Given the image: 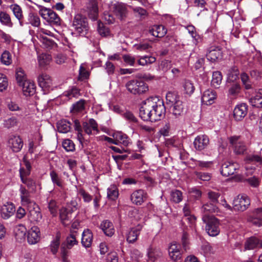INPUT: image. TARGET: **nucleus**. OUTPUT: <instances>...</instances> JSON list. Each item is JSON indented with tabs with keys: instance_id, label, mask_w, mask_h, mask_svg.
Wrapping results in <instances>:
<instances>
[{
	"instance_id": "nucleus-54",
	"label": "nucleus",
	"mask_w": 262,
	"mask_h": 262,
	"mask_svg": "<svg viewBox=\"0 0 262 262\" xmlns=\"http://www.w3.org/2000/svg\"><path fill=\"white\" fill-rule=\"evenodd\" d=\"M18 124V120L15 117H12L6 119L4 122V125L7 128H10L16 126Z\"/></svg>"
},
{
	"instance_id": "nucleus-46",
	"label": "nucleus",
	"mask_w": 262,
	"mask_h": 262,
	"mask_svg": "<svg viewBox=\"0 0 262 262\" xmlns=\"http://www.w3.org/2000/svg\"><path fill=\"white\" fill-rule=\"evenodd\" d=\"M28 22L27 23L31 24L34 27H39L40 25V20L39 16L34 13H30L28 17Z\"/></svg>"
},
{
	"instance_id": "nucleus-48",
	"label": "nucleus",
	"mask_w": 262,
	"mask_h": 262,
	"mask_svg": "<svg viewBox=\"0 0 262 262\" xmlns=\"http://www.w3.org/2000/svg\"><path fill=\"white\" fill-rule=\"evenodd\" d=\"M97 31L102 36L105 37L110 34L109 29L100 21L97 22Z\"/></svg>"
},
{
	"instance_id": "nucleus-13",
	"label": "nucleus",
	"mask_w": 262,
	"mask_h": 262,
	"mask_svg": "<svg viewBox=\"0 0 262 262\" xmlns=\"http://www.w3.org/2000/svg\"><path fill=\"white\" fill-rule=\"evenodd\" d=\"M110 10L119 18L122 19L127 13V8L125 4L121 2H115L110 7Z\"/></svg>"
},
{
	"instance_id": "nucleus-51",
	"label": "nucleus",
	"mask_w": 262,
	"mask_h": 262,
	"mask_svg": "<svg viewBox=\"0 0 262 262\" xmlns=\"http://www.w3.org/2000/svg\"><path fill=\"white\" fill-rule=\"evenodd\" d=\"M2 62L6 66L10 65L12 63V58L10 53L8 51H5L1 55Z\"/></svg>"
},
{
	"instance_id": "nucleus-6",
	"label": "nucleus",
	"mask_w": 262,
	"mask_h": 262,
	"mask_svg": "<svg viewBox=\"0 0 262 262\" xmlns=\"http://www.w3.org/2000/svg\"><path fill=\"white\" fill-rule=\"evenodd\" d=\"M73 26L75 31L81 35H85L89 30L86 18L79 14L74 16Z\"/></svg>"
},
{
	"instance_id": "nucleus-38",
	"label": "nucleus",
	"mask_w": 262,
	"mask_h": 262,
	"mask_svg": "<svg viewBox=\"0 0 262 262\" xmlns=\"http://www.w3.org/2000/svg\"><path fill=\"white\" fill-rule=\"evenodd\" d=\"M259 239L256 237H251L248 239L245 244V250H252L258 247Z\"/></svg>"
},
{
	"instance_id": "nucleus-31",
	"label": "nucleus",
	"mask_w": 262,
	"mask_h": 262,
	"mask_svg": "<svg viewBox=\"0 0 262 262\" xmlns=\"http://www.w3.org/2000/svg\"><path fill=\"white\" fill-rule=\"evenodd\" d=\"M93 241V234L91 231L87 229H85L82 234L81 243L85 248L90 247Z\"/></svg>"
},
{
	"instance_id": "nucleus-55",
	"label": "nucleus",
	"mask_w": 262,
	"mask_h": 262,
	"mask_svg": "<svg viewBox=\"0 0 262 262\" xmlns=\"http://www.w3.org/2000/svg\"><path fill=\"white\" fill-rule=\"evenodd\" d=\"M183 87L186 94L191 95L194 91L195 88L193 83L190 80H186L184 83Z\"/></svg>"
},
{
	"instance_id": "nucleus-57",
	"label": "nucleus",
	"mask_w": 262,
	"mask_h": 262,
	"mask_svg": "<svg viewBox=\"0 0 262 262\" xmlns=\"http://www.w3.org/2000/svg\"><path fill=\"white\" fill-rule=\"evenodd\" d=\"M36 34L37 36L39 39L46 37L44 36L45 35H48L50 36H53V33L51 32L50 31L41 28H38L36 31Z\"/></svg>"
},
{
	"instance_id": "nucleus-61",
	"label": "nucleus",
	"mask_w": 262,
	"mask_h": 262,
	"mask_svg": "<svg viewBox=\"0 0 262 262\" xmlns=\"http://www.w3.org/2000/svg\"><path fill=\"white\" fill-rule=\"evenodd\" d=\"M79 93V90L76 87H73L64 92V95L69 98L77 97Z\"/></svg>"
},
{
	"instance_id": "nucleus-64",
	"label": "nucleus",
	"mask_w": 262,
	"mask_h": 262,
	"mask_svg": "<svg viewBox=\"0 0 262 262\" xmlns=\"http://www.w3.org/2000/svg\"><path fill=\"white\" fill-rule=\"evenodd\" d=\"M246 159L249 162H255L258 164H261L262 163V158L258 155H249L247 157Z\"/></svg>"
},
{
	"instance_id": "nucleus-56",
	"label": "nucleus",
	"mask_w": 262,
	"mask_h": 262,
	"mask_svg": "<svg viewBox=\"0 0 262 262\" xmlns=\"http://www.w3.org/2000/svg\"><path fill=\"white\" fill-rule=\"evenodd\" d=\"M21 182L26 185L30 191H33L36 188L35 182L31 178H23L21 180Z\"/></svg>"
},
{
	"instance_id": "nucleus-39",
	"label": "nucleus",
	"mask_w": 262,
	"mask_h": 262,
	"mask_svg": "<svg viewBox=\"0 0 262 262\" xmlns=\"http://www.w3.org/2000/svg\"><path fill=\"white\" fill-rule=\"evenodd\" d=\"M147 255L149 260L154 261L162 255V252L159 249L150 248L148 250Z\"/></svg>"
},
{
	"instance_id": "nucleus-63",
	"label": "nucleus",
	"mask_w": 262,
	"mask_h": 262,
	"mask_svg": "<svg viewBox=\"0 0 262 262\" xmlns=\"http://www.w3.org/2000/svg\"><path fill=\"white\" fill-rule=\"evenodd\" d=\"M132 10L136 16L142 17L147 14L146 10L140 7H132Z\"/></svg>"
},
{
	"instance_id": "nucleus-43",
	"label": "nucleus",
	"mask_w": 262,
	"mask_h": 262,
	"mask_svg": "<svg viewBox=\"0 0 262 262\" xmlns=\"http://www.w3.org/2000/svg\"><path fill=\"white\" fill-rule=\"evenodd\" d=\"M107 196L111 200H116L119 195V192L116 186L111 185L107 188Z\"/></svg>"
},
{
	"instance_id": "nucleus-32",
	"label": "nucleus",
	"mask_w": 262,
	"mask_h": 262,
	"mask_svg": "<svg viewBox=\"0 0 262 262\" xmlns=\"http://www.w3.org/2000/svg\"><path fill=\"white\" fill-rule=\"evenodd\" d=\"M10 7L15 17L19 20L20 26H23L25 23L21 7L17 4H12Z\"/></svg>"
},
{
	"instance_id": "nucleus-27",
	"label": "nucleus",
	"mask_w": 262,
	"mask_h": 262,
	"mask_svg": "<svg viewBox=\"0 0 262 262\" xmlns=\"http://www.w3.org/2000/svg\"><path fill=\"white\" fill-rule=\"evenodd\" d=\"M5 105L7 108L11 112H20L22 110V107L18 102L13 98H6Z\"/></svg>"
},
{
	"instance_id": "nucleus-35",
	"label": "nucleus",
	"mask_w": 262,
	"mask_h": 262,
	"mask_svg": "<svg viewBox=\"0 0 262 262\" xmlns=\"http://www.w3.org/2000/svg\"><path fill=\"white\" fill-rule=\"evenodd\" d=\"M57 128L59 133H67L71 130V123L66 120H60L57 123Z\"/></svg>"
},
{
	"instance_id": "nucleus-49",
	"label": "nucleus",
	"mask_w": 262,
	"mask_h": 262,
	"mask_svg": "<svg viewBox=\"0 0 262 262\" xmlns=\"http://www.w3.org/2000/svg\"><path fill=\"white\" fill-rule=\"evenodd\" d=\"M170 197L172 201L176 203H179L182 200V192L177 189L172 190L170 193Z\"/></svg>"
},
{
	"instance_id": "nucleus-14",
	"label": "nucleus",
	"mask_w": 262,
	"mask_h": 262,
	"mask_svg": "<svg viewBox=\"0 0 262 262\" xmlns=\"http://www.w3.org/2000/svg\"><path fill=\"white\" fill-rule=\"evenodd\" d=\"M147 198V193L142 189L137 190L130 195L132 202L136 205H141L146 200Z\"/></svg>"
},
{
	"instance_id": "nucleus-17",
	"label": "nucleus",
	"mask_w": 262,
	"mask_h": 262,
	"mask_svg": "<svg viewBox=\"0 0 262 262\" xmlns=\"http://www.w3.org/2000/svg\"><path fill=\"white\" fill-rule=\"evenodd\" d=\"M37 81L39 86L42 89H48L53 85L52 77L46 73L40 74L37 77Z\"/></svg>"
},
{
	"instance_id": "nucleus-15",
	"label": "nucleus",
	"mask_w": 262,
	"mask_h": 262,
	"mask_svg": "<svg viewBox=\"0 0 262 262\" xmlns=\"http://www.w3.org/2000/svg\"><path fill=\"white\" fill-rule=\"evenodd\" d=\"M238 167L236 163L226 162L222 165L221 172L223 176L228 177L234 174Z\"/></svg>"
},
{
	"instance_id": "nucleus-37",
	"label": "nucleus",
	"mask_w": 262,
	"mask_h": 262,
	"mask_svg": "<svg viewBox=\"0 0 262 262\" xmlns=\"http://www.w3.org/2000/svg\"><path fill=\"white\" fill-rule=\"evenodd\" d=\"M50 176L54 185H57L61 189H63L64 188L63 182L58 176L56 172L54 170L51 171L50 172Z\"/></svg>"
},
{
	"instance_id": "nucleus-26",
	"label": "nucleus",
	"mask_w": 262,
	"mask_h": 262,
	"mask_svg": "<svg viewBox=\"0 0 262 262\" xmlns=\"http://www.w3.org/2000/svg\"><path fill=\"white\" fill-rule=\"evenodd\" d=\"M2 217L5 220L9 219L13 215L15 211V208L12 203H7L1 206Z\"/></svg>"
},
{
	"instance_id": "nucleus-30",
	"label": "nucleus",
	"mask_w": 262,
	"mask_h": 262,
	"mask_svg": "<svg viewBox=\"0 0 262 262\" xmlns=\"http://www.w3.org/2000/svg\"><path fill=\"white\" fill-rule=\"evenodd\" d=\"M113 137L116 140V142H113V144L118 145L122 144L124 146H127L129 144V139L128 137L121 132H118L114 134Z\"/></svg>"
},
{
	"instance_id": "nucleus-47",
	"label": "nucleus",
	"mask_w": 262,
	"mask_h": 262,
	"mask_svg": "<svg viewBox=\"0 0 262 262\" xmlns=\"http://www.w3.org/2000/svg\"><path fill=\"white\" fill-rule=\"evenodd\" d=\"M0 22L3 25L10 27L13 26L10 15L5 12H0Z\"/></svg>"
},
{
	"instance_id": "nucleus-23",
	"label": "nucleus",
	"mask_w": 262,
	"mask_h": 262,
	"mask_svg": "<svg viewBox=\"0 0 262 262\" xmlns=\"http://www.w3.org/2000/svg\"><path fill=\"white\" fill-rule=\"evenodd\" d=\"M247 106L245 103L237 105L234 110L233 115L235 120L240 121L247 115Z\"/></svg>"
},
{
	"instance_id": "nucleus-16",
	"label": "nucleus",
	"mask_w": 262,
	"mask_h": 262,
	"mask_svg": "<svg viewBox=\"0 0 262 262\" xmlns=\"http://www.w3.org/2000/svg\"><path fill=\"white\" fill-rule=\"evenodd\" d=\"M209 143L208 137L205 135H199L194 140L193 145L195 149L202 151L206 148Z\"/></svg>"
},
{
	"instance_id": "nucleus-8",
	"label": "nucleus",
	"mask_w": 262,
	"mask_h": 262,
	"mask_svg": "<svg viewBox=\"0 0 262 262\" xmlns=\"http://www.w3.org/2000/svg\"><path fill=\"white\" fill-rule=\"evenodd\" d=\"M229 141L236 154H244L247 150V146L241 136L230 137Z\"/></svg>"
},
{
	"instance_id": "nucleus-41",
	"label": "nucleus",
	"mask_w": 262,
	"mask_h": 262,
	"mask_svg": "<svg viewBox=\"0 0 262 262\" xmlns=\"http://www.w3.org/2000/svg\"><path fill=\"white\" fill-rule=\"evenodd\" d=\"M52 57L50 55L47 54H41L38 56V62L39 66L44 67L50 63Z\"/></svg>"
},
{
	"instance_id": "nucleus-21",
	"label": "nucleus",
	"mask_w": 262,
	"mask_h": 262,
	"mask_svg": "<svg viewBox=\"0 0 262 262\" xmlns=\"http://www.w3.org/2000/svg\"><path fill=\"white\" fill-rule=\"evenodd\" d=\"M83 128L85 133L88 135L93 133H97L98 132V124L94 119H90L83 123Z\"/></svg>"
},
{
	"instance_id": "nucleus-11",
	"label": "nucleus",
	"mask_w": 262,
	"mask_h": 262,
	"mask_svg": "<svg viewBox=\"0 0 262 262\" xmlns=\"http://www.w3.org/2000/svg\"><path fill=\"white\" fill-rule=\"evenodd\" d=\"M85 11L90 19L93 20H96L99 13L97 1L89 0L86 4Z\"/></svg>"
},
{
	"instance_id": "nucleus-12",
	"label": "nucleus",
	"mask_w": 262,
	"mask_h": 262,
	"mask_svg": "<svg viewBox=\"0 0 262 262\" xmlns=\"http://www.w3.org/2000/svg\"><path fill=\"white\" fill-rule=\"evenodd\" d=\"M71 203L73 205V209H69L66 208H62L60 210V219L62 224L64 226H67L71 223L72 219V212L73 211L74 209H76V205H77V203L74 201H72Z\"/></svg>"
},
{
	"instance_id": "nucleus-9",
	"label": "nucleus",
	"mask_w": 262,
	"mask_h": 262,
	"mask_svg": "<svg viewBox=\"0 0 262 262\" xmlns=\"http://www.w3.org/2000/svg\"><path fill=\"white\" fill-rule=\"evenodd\" d=\"M250 205V199L246 194H239L234 199L233 207L235 210L244 211Z\"/></svg>"
},
{
	"instance_id": "nucleus-18",
	"label": "nucleus",
	"mask_w": 262,
	"mask_h": 262,
	"mask_svg": "<svg viewBox=\"0 0 262 262\" xmlns=\"http://www.w3.org/2000/svg\"><path fill=\"white\" fill-rule=\"evenodd\" d=\"M19 192L22 205L27 207L31 205L32 203H35L31 199L30 191L26 189L23 185L20 186Z\"/></svg>"
},
{
	"instance_id": "nucleus-53",
	"label": "nucleus",
	"mask_w": 262,
	"mask_h": 262,
	"mask_svg": "<svg viewBox=\"0 0 262 262\" xmlns=\"http://www.w3.org/2000/svg\"><path fill=\"white\" fill-rule=\"evenodd\" d=\"M194 162L195 167H198L200 169L208 168L212 164L211 161H203L200 160H196L193 159H191Z\"/></svg>"
},
{
	"instance_id": "nucleus-34",
	"label": "nucleus",
	"mask_w": 262,
	"mask_h": 262,
	"mask_svg": "<svg viewBox=\"0 0 262 262\" xmlns=\"http://www.w3.org/2000/svg\"><path fill=\"white\" fill-rule=\"evenodd\" d=\"M149 32L154 36L162 37L166 34L167 30L162 25H156L149 30Z\"/></svg>"
},
{
	"instance_id": "nucleus-20",
	"label": "nucleus",
	"mask_w": 262,
	"mask_h": 262,
	"mask_svg": "<svg viewBox=\"0 0 262 262\" xmlns=\"http://www.w3.org/2000/svg\"><path fill=\"white\" fill-rule=\"evenodd\" d=\"M28 242L31 245L36 244L40 239V230L37 226L32 227L29 231Z\"/></svg>"
},
{
	"instance_id": "nucleus-7",
	"label": "nucleus",
	"mask_w": 262,
	"mask_h": 262,
	"mask_svg": "<svg viewBox=\"0 0 262 262\" xmlns=\"http://www.w3.org/2000/svg\"><path fill=\"white\" fill-rule=\"evenodd\" d=\"M39 13L43 19L50 24L56 26L60 25L61 19L60 17L52 10L41 7L39 10Z\"/></svg>"
},
{
	"instance_id": "nucleus-3",
	"label": "nucleus",
	"mask_w": 262,
	"mask_h": 262,
	"mask_svg": "<svg viewBox=\"0 0 262 262\" xmlns=\"http://www.w3.org/2000/svg\"><path fill=\"white\" fill-rule=\"evenodd\" d=\"M78 242L76 239V233H71L68 236L66 241L61 244L60 247V256L62 262H70L69 256L70 255V250L75 246L77 245Z\"/></svg>"
},
{
	"instance_id": "nucleus-60",
	"label": "nucleus",
	"mask_w": 262,
	"mask_h": 262,
	"mask_svg": "<svg viewBox=\"0 0 262 262\" xmlns=\"http://www.w3.org/2000/svg\"><path fill=\"white\" fill-rule=\"evenodd\" d=\"M78 194L82 197L84 202L89 203L92 200V196L82 188H80L78 190Z\"/></svg>"
},
{
	"instance_id": "nucleus-25",
	"label": "nucleus",
	"mask_w": 262,
	"mask_h": 262,
	"mask_svg": "<svg viewBox=\"0 0 262 262\" xmlns=\"http://www.w3.org/2000/svg\"><path fill=\"white\" fill-rule=\"evenodd\" d=\"M216 98V94L212 90L205 91L202 96V102L206 105H211L214 103Z\"/></svg>"
},
{
	"instance_id": "nucleus-62",
	"label": "nucleus",
	"mask_w": 262,
	"mask_h": 262,
	"mask_svg": "<svg viewBox=\"0 0 262 262\" xmlns=\"http://www.w3.org/2000/svg\"><path fill=\"white\" fill-rule=\"evenodd\" d=\"M202 210L204 212H215L217 211V208L211 203H207L203 205Z\"/></svg>"
},
{
	"instance_id": "nucleus-58",
	"label": "nucleus",
	"mask_w": 262,
	"mask_h": 262,
	"mask_svg": "<svg viewBox=\"0 0 262 262\" xmlns=\"http://www.w3.org/2000/svg\"><path fill=\"white\" fill-rule=\"evenodd\" d=\"M62 146L67 151H73L75 150V145L73 141L69 139H66L62 142Z\"/></svg>"
},
{
	"instance_id": "nucleus-5",
	"label": "nucleus",
	"mask_w": 262,
	"mask_h": 262,
	"mask_svg": "<svg viewBox=\"0 0 262 262\" xmlns=\"http://www.w3.org/2000/svg\"><path fill=\"white\" fill-rule=\"evenodd\" d=\"M125 88L130 93L134 95L144 93L148 90V85L144 81L138 80L127 81Z\"/></svg>"
},
{
	"instance_id": "nucleus-29",
	"label": "nucleus",
	"mask_w": 262,
	"mask_h": 262,
	"mask_svg": "<svg viewBox=\"0 0 262 262\" xmlns=\"http://www.w3.org/2000/svg\"><path fill=\"white\" fill-rule=\"evenodd\" d=\"M142 228V226L140 225H138L135 227L132 228L127 234V242L130 243L135 242L137 239Z\"/></svg>"
},
{
	"instance_id": "nucleus-4",
	"label": "nucleus",
	"mask_w": 262,
	"mask_h": 262,
	"mask_svg": "<svg viewBox=\"0 0 262 262\" xmlns=\"http://www.w3.org/2000/svg\"><path fill=\"white\" fill-rule=\"evenodd\" d=\"M203 221L206 224L205 229L209 235L215 236L220 233V223L218 219L212 216L205 215Z\"/></svg>"
},
{
	"instance_id": "nucleus-59",
	"label": "nucleus",
	"mask_w": 262,
	"mask_h": 262,
	"mask_svg": "<svg viewBox=\"0 0 262 262\" xmlns=\"http://www.w3.org/2000/svg\"><path fill=\"white\" fill-rule=\"evenodd\" d=\"M241 78L246 89L248 90L251 89L252 86L249 80V77L246 73H242L241 75Z\"/></svg>"
},
{
	"instance_id": "nucleus-50",
	"label": "nucleus",
	"mask_w": 262,
	"mask_h": 262,
	"mask_svg": "<svg viewBox=\"0 0 262 262\" xmlns=\"http://www.w3.org/2000/svg\"><path fill=\"white\" fill-rule=\"evenodd\" d=\"M16 78L17 82L21 85L25 81H27L26 74L21 68H18L16 72Z\"/></svg>"
},
{
	"instance_id": "nucleus-42",
	"label": "nucleus",
	"mask_w": 262,
	"mask_h": 262,
	"mask_svg": "<svg viewBox=\"0 0 262 262\" xmlns=\"http://www.w3.org/2000/svg\"><path fill=\"white\" fill-rule=\"evenodd\" d=\"M222 75L220 72L215 71L212 74L211 85L215 88H218L222 82Z\"/></svg>"
},
{
	"instance_id": "nucleus-19",
	"label": "nucleus",
	"mask_w": 262,
	"mask_h": 262,
	"mask_svg": "<svg viewBox=\"0 0 262 262\" xmlns=\"http://www.w3.org/2000/svg\"><path fill=\"white\" fill-rule=\"evenodd\" d=\"M8 144L13 151L15 152L19 151L23 146V141L21 138L17 136L11 137L9 139Z\"/></svg>"
},
{
	"instance_id": "nucleus-33",
	"label": "nucleus",
	"mask_w": 262,
	"mask_h": 262,
	"mask_svg": "<svg viewBox=\"0 0 262 262\" xmlns=\"http://www.w3.org/2000/svg\"><path fill=\"white\" fill-rule=\"evenodd\" d=\"M100 228L108 236H111L114 233V226L112 223L108 220L103 221L100 224Z\"/></svg>"
},
{
	"instance_id": "nucleus-22",
	"label": "nucleus",
	"mask_w": 262,
	"mask_h": 262,
	"mask_svg": "<svg viewBox=\"0 0 262 262\" xmlns=\"http://www.w3.org/2000/svg\"><path fill=\"white\" fill-rule=\"evenodd\" d=\"M207 58L212 61H215L216 59L222 57V52L219 47H210L206 54Z\"/></svg>"
},
{
	"instance_id": "nucleus-2",
	"label": "nucleus",
	"mask_w": 262,
	"mask_h": 262,
	"mask_svg": "<svg viewBox=\"0 0 262 262\" xmlns=\"http://www.w3.org/2000/svg\"><path fill=\"white\" fill-rule=\"evenodd\" d=\"M166 99L172 114L176 117L180 116L184 111V106L180 97L176 93L168 92L166 94Z\"/></svg>"
},
{
	"instance_id": "nucleus-1",
	"label": "nucleus",
	"mask_w": 262,
	"mask_h": 262,
	"mask_svg": "<svg viewBox=\"0 0 262 262\" xmlns=\"http://www.w3.org/2000/svg\"><path fill=\"white\" fill-rule=\"evenodd\" d=\"M151 110L155 113L152 115L154 120H160L165 116V107L163 101L158 97H150L143 101L140 107L139 116L142 119L150 118Z\"/></svg>"
},
{
	"instance_id": "nucleus-24",
	"label": "nucleus",
	"mask_w": 262,
	"mask_h": 262,
	"mask_svg": "<svg viewBox=\"0 0 262 262\" xmlns=\"http://www.w3.org/2000/svg\"><path fill=\"white\" fill-rule=\"evenodd\" d=\"M20 85L22 86L24 95L26 96L33 95L35 92L36 86L33 81L27 80L21 83Z\"/></svg>"
},
{
	"instance_id": "nucleus-36",
	"label": "nucleus",
	"mask_w": 262,
	"mask_h": 262,
	"mask_svg": "<svg viewBox=\"0 0 262 262\" xmlns=\"http://www.w3.org/2000/svg\"><path fill=\"white\" fill-rule=\"evenodd\" d=\"M60 236L59 234H57L54 238L51 241L49 246V249L51 252L55 255L56 254L60 245Z\"/></svg>"
},
{
	"instance_id": "nucleus-45",
	"label": "nucleus",
	"mask_w": 262,
	"mask_h": 262,
	"mask_svg": "<svg viewBox=\"0 0 262 262\" xmlns=\"http://www.w3.org/2000/svg\"><path fill=\"white\" fill-rule=\"evenodd\" d=\"M156 60V59L154 56H143L140 57L138 60V63L140 66H145L155 62Z\"/></svg>"
},
{
	"instance_id": "nucleus-40",
	"label": "nucleus",
	"mask_w": 262,
	"mask_h": 262,
	"mask_svg": "<svg viewBox=\"0 0 262 262\" xmlns=\"http://www.w3.org/2000/svg\"><path fill=\"white\" fill-rule=\"evenodd\" d=\"M27 229L25 226L19 225L15 228V234L17 240H22L25 237Z\"/></svg>"
},
{
	"instance_id": "nucleus-10",
	"label": "nucleus",
	"mask_w": 262,
	"mask_h": 262,
	"mask_svg": "<svg viewBox=\"0 0 262 262\" xmlns=\"http://www.w3.org/2000/svg\"><path fill=\"white\" fill-rule=\"evenodd\" d=\"M28 211V217L31 222L38 223L42 219L39 206L35 203H32L31 205L27 207Z\"/></svg>"
},
{
	"instance_id": "nucleus-52",
	"label": "nucleus",
	"mask_w": 262,
	"mask_h": 262,
	"mask_svg": "<svg viewBox=\"0 0 262 262\" xmlns=\"http://www.w3.org/2000/svg\"><path fill=\"white\" fill-rule=\"evenodd\" d=\"M42 43V46L47 49H50L56 46V43L51 39L47 37L39 38Z\"/></svg>"
},
{
	"instance_id": "nucleus-28",
	"label": "nucleus",
	"mask_w": 262,
	"mask_h": 262,
	"mask_svg": "<svg viewBox=\"0 0 262 262\" xmlns=\"http://www.w3.org/2000/svg\"><path fill=\"white\" fill-rule=\"evenodd\" d=\"M168 252L170 258L174 261L180 260L181 258L180 246L176 243L171 244L169 247Z\"/></svg>"
},
{
	"instance_id": "nucleus-44",
	"label": "nucleus",
	"mask_w": 262,
	"mask_h": 262,
	"mask_svg": "<svg viewBox=\"0 0 262 262\" xmlns=\"http://www.w3.org/2000/svg\"><path fill=\"white\" fill-rule=\"evenodd\" d=\"M85 108V101L80 100L74 103L72 105V108L71 112L73 114H77L82 112Z\"/></svg>"
}]
</instances>
